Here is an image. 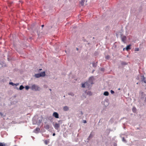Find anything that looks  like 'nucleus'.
Returning a JSON list of instances; mask_svg holds the SVG:
<instances>
[{
  "label": "nucleus",
  "mask_w": 146,
  "mask_h": 146,
  "mask_svg": "<svg viewBox=\"0 0 146 146\" xmlns=\"http://www.w3.org/2000/svg\"><path fill=\"white\" fill-rule=\"evenodd\" d=\"M132 110L133 112H135L136 111V109L135 107H133L132 108Z\"/></svg>",
  "instance_id": "nucleus-16"
},
{
  "label": "nucleus",
  "mask_w": 146,
  "mask_h": 146,
  "mask_svg": "<svg viewBox=\"0 0 146 146\" xmlns=\"http://www.w3.org/2000/svg\"><path fill=\"white\" fill-rule=\"evenodd\" d=\"M91 136V134L89 136V137H90Z\"/></svg>",
  "instance_id": "nucleus-33"
},
{
  "label": "nucleus",
  "mask_w": 146,
  "mask_h": 146,
  "mask_svg": "<svg viewBox=\"0 0 146 146\" xmlns=\"http://www.w3.org/2000/svg\"><path fill=\"white\" fill-rule=\"evenodd\" d=\"M106 59H108L110 58V56H107L106 57Z\"/></svg>",
  "instance_id": "nucleus-26"
},
{
  "label": "nucleus",
  "mask_w": 146,
  "mask_h": 146,
  "mask_svg": "<svg viewBox=\"0 0 146 146\" xmlns=\"http://www.w3.org/2000/svg\"><path fill=\"white\" fill-rule=\"evenodd\" d=\"M110 92H111V93L112 94H113L114 93V91H113L112 90H111Z\"/></svg>",
  "instance_id": "nucleus-27"
},
{
  "label": "nucleus",
  "mask_w": 146,
  "mask_h": 146,
  "mask_svg": "<svg viewBox=\"0 0 146 146\" xmlns=\"http://www.w3.org/2000/svg\"><path fill=\"white\" fill-rule=\"evenodd\" d=\"M9 84H10L12 85L13 86H14V85H15V84H14L12 82H9Z\"/></svg>",
  "instance_id": "nucleus-23"
},
{
  "label": "nucleus",
  "mask_w": 146,
  "mask_h": 146,
  "mask_svg": "<svg viewBox=\"0 0 146 146\" xmlns=\"http://www.w3.org/2000/svg\"><path fill=\"white\" fill-rule=\"evenodd\" d=\"M0 146H6L5 144L4 143L0 142Z\"/></svg>",
  "instance_id": "nucleus-17"
},
{
  "label": "nucleus",
  "mask_w": 146,
  "mask_h": 146,
  "mask_svg": "<svg viewBox=\"0 0 146 146\" xmlns=\"http://www.w3.org/2000/svg\"><path fill=\"white\" fill-rule=\"evenodd\" d=\"M63 110L64 111H67L68 110V108L67 106H65L64 107Z\"/></svg>",
  "instance_id": "nucleus-12"
},
{
  "label": "nucleus",
  "mask_w": 146,
  "mask_h": 146,
  "mask_svg": "<svg viewBox=\"0 0 146 146\" xmlns=\"http://www.w3.org/2000/svg\"><path fill=\"white\" fill-rule=\"evenodd\" d=\"M55 135V133H53L52 134L53 136H54Z\"/></svg>",
  "instance_id": "nucleus-31"
},
{
  "label": "nucleus",
  "mask_w": 146,
  "mask_h": 146,
  "mask_svg": "<svg viewBox=\"0 0 146 146\" xmlns=\"http://www.w3.org/2000/svg\"><path fill=\"white\" fill-rule=\"evenodd\" d=\"M29 88V87L28 86H27L25 87V89L27 90H28Z\"/></svg>",
  "instance_id": "nucleus-24"
},
{
  "label": "nucleus",
  "mask_w": 146,
  "mask_h": 146,
  "mask_svg": "<svg viewBox=\"0 0 146 146\" xmlns=\"http://www.w3.org/2000/svg\"><path fill=\"white\" fill-rule=\"evenodd\" d=\"M49 142V139L46 140L44 141V143L46 145H48Z\"/></svg>",
  "instance_id": "nucleus-10"
},
{
  "label": "nucleus",
  "mask_w": 146,
  "mask_h": 146,
  "mask_svg": "<svg viewBox=\"0 0 146 146\" xmlns=\"http://www.w3.org/2000/svg\"><path fill=\"white\" fill-rule=\"evenodd\" d=\"M39 88L35 84L33 85L31 87V89L32 90L35 91H37L39 90Z\"/></svg>",
  "instance_id": "nucleus-2"
},
{
  "label": "nucleus",
  "mask_w": 146,
  "mask_h": 146,
  "mask_svg": "<svg viewBox=\"0 0 146 146\" xmlns=\"http://www.w3.org/2000/svg\"><path fill=\"white\" fill-rule=\"evenodd\" d=\"M18 84H19L18 83V84H16V85H18Z\"/></svg>",
  "instance_id": "nucleus-36"
},
{
  "label": "nucleus",
  "mask_w": 146,
  "mask_h": 146,
  "mask_svg": "<svg viewBox=\"0 0 146 146\" xmlns=\"http://www.w3.org/2000/svg\"><path fill=\"white\" fill-rule=\"evenodd\" d=\"M92 85H90V82L87 81L84 84H82V87L83 88H85L86 87L87 88H89Z\"/></svg>",
  "instance_id": "nucleus-1"
},
{
  "label": "nucleus",
  "mask_w": 146,
  "mask_h": 146,
  "mask_svg": "<svg viewBox=\"0 0 146 146\" xmlns=\"http://www.w3.org/2000/svg\"><path fill=\"white\" fill-rule=\"evenodd\" d=\"M85 0H81L80 1V3L82 5H83L84 3Z\"/></svg>",
  "instance_id": "nucleus-13"
},
{
  "label": "nucleus",
  "mask_w": 146,
  "mask_h": 146,
  "mask_svg": "<svg viewBox=\"0 0 146 146\" xmlns=\"http://www.w3.org/2000/svg\"><path fill=\"white\" fill-rule=\"evenodd\" d=\"M87 94L89 95H91L92 94V93L91 92H87Z\"/></svg>",
  "instance_id": "nucleus-19"
},
{
  "label": "nucleus",
  "mask_w": 146,
  "mask_h": 146,
  "mask_svg": "<svg viewBox=\"0 0 146 146\" xmlns=\"http://www.w3.org/2000/svg\"><path fill=\"white\" fill-rule=\"evenodd\" d=\"M40 77H44L45 75V73L44 72H43L40 73Z\"/></svg>",
  "instance_id": "nucleus-9"
},
{
  "label": "nucleus",
  "mask_w": 146,
  "mask_h": 146,
  "mask_svg": "<svg viewBox=\"0 0 146 146\" xmlns=\"http://www.w3.org/2000/svg\"><path fill=\"white\" fill-rule=\"evenodd\" d=\"M49 90H50V91H51V89H49Z\"/></svg>",
  "instance_id": "nucleus-37"
},
{
  "label": "nucleus",
  "mask_w": 146,
  "mask_h": 146,
  "mask_svg": "<svg viewBox=\"0 0 146 146\" xmlns=\"http://www.w3.org/2000/svg\"><path fill=\"white\" fill-rule=\"evenodd\" d=\"M24 88V86H22V85H21L20 86V87H19V89L20 90H22V89H23V88Z\"/></svg>",
  "instance_id": "nucleus-18"
},
{
  "label": "nucleus",
  "mask_w": 146,
  "mask_h": 146,
  "mask_svg": "<svg viewBox=\"0 0 146 146\" xmlns=\"http://www.w3.org/2000/svg\"><path fill=\"white\" fill-rule=\"evenodd\" d=\"M136 84H138V82L137 83H136Z\"/></svg>",
  "instance_id": "nucleus-38"
},
{
  "label": "nucleus",
  "mask_w": 146,
  "mask_h": 146,
  "mask_svg": "<svg viewBox=\"0 0 146 146\" xmlns=\"http://www.w3.org/2000/svg\"><path fill=\"white\" fill-rule=\"evenodd\" d=\"M44 127L46 129H48L50 128V126L49 125L46 124L44 125Z\"/></svg>",
  "instance_id": "nucleus-8"
},
{
  "label": "nucleus",
  "mask_w": 146,
  "mask_h": 146,
  "mask_svg": "<svg viewBox=\"0 0 146 146\" xmlns=\"http://www.w3.org/2000/svg\"><path fill=\"white\" fill-rule=\"evenodd\" d=\"M121 39L123 42H125L126 39V37L125 36H122L121 37Z\"/></svg>",
  "instance_id": "nucleus-7"
},
{
  "label": "nucleus",
  "mask_w": 146,
  "mask_h": 146,
  "mask_svg": "<svg viewBox=\"0 0 146 146\" xmlns=\"http://www.w3.org/2000/svg\"><path fill=\"white\" fill-rule=\"evenodd\" d=\"M126 50V48H124L123 49V50Z\"/></svg>",
  "instance_id": "nucleus-30"
},
{
  "label": "nucleus",
  "mask_w": 146,
  "mask_h": 146,
  "mask_svg": "<svg viewBox=\"0 0 146 146\" xmlns=\"http://www.w3.org/2000/svg\"><path fill=\"white\" fill-rule=\"evenodd\" d=\"M40 130V129L39 128H37L36 129H35V132H36V131H39Z\"/></svg>",
  "instance_id": "nucleus-20"
},
{
  "label": "nucleus",
  "mask_w": 146,
  "mask_h": 146,
  "mask_svg": "<svg viewBox=\"0 0 146 146\" xmlns=\"http://www.w3.org/2000/svg\"><path fill=\"white\" fill-rule=\"evenodd\" d=\"M92 65L93 67H96V66L97 64L96 63H93Z\"/></svg>",
  "instance_id": "nucleus-21"
},
{
  "label": "nucleus",
  "mask_w": 146,
  "mask_h": 146,
  "mask_svg": "<svg viewBox=\"0 0 146 146\" xmlns=\"http://www.w3.org/2000/svg\"><path fill=\"white\" fill-rule=\"evenodd\" d=\"M42 70V69H40L39 70Z\"/></svg>",
  "instance_id": "nucleus-35"
},
{
  "label": "nucleus",
  "mask_w": 146,
  "mask_h": 146,
  "mask_svg": "<svg viewBox=\"0 0 146 146\" xmlns=\"http://www.w3.org/2000/svg\"><path fill=\"white\" fill-rule=\"evenodd\" d=\"M53 116L56 118H59V115L58 113L56 112H54L53 114Z\"/></svg>",
  "instance_id": "nucleus-5"
},
{
  "label": "nucleus",
  "mask_w": 146,
  "mask_h": 146,
  "mask_svg": "<svg viewBox=\"0 0 146 146\" xmlns=\"http://www.w3.org/2000/svg\"><path fill=\"white\" fill-rule=\"evenodd\" d=\"M131 45H127L126 47V50L128 51L129 50H130L131 49L130 48Z\"/></svg>",
  "instance_id": "nucleus-11"
},
{
  "label": "nucleus",
  "mask_w": 146,
  "mask_h": 146,
  "mask_svg": "<svg viewBox=\"0 0 146 146\" xmlns=\"http://www.w3.org/2000/svg\"><path fill=\"white\" fill-rule=\"evenodd\" d=\"M83 122L84 123H86V120H84L83 121Z\"/></svg>",
  "instance_id": "nucleus-28"
},
{
  "label": "nucleus",
  "mask_w": 146,
  "mask_h": 146,
  "mask_svg": "<svg viewBox=\"0 0 146 146\" xmlns=\"http://www.w3.org/2000/svg\"><path fill=\"white\" fill-rule=\"evenodd\" d=\"M94 79V78L93 76H92L90 78L89 80L88 81L90 83V85H92L93 84V82Z\"/></svg>",
  "instance_id": "nucleus-3"
},
{
  "label": "nucleus",
  "mask_w": 146,
  "mask_h": 146,
  "mask_svg": "<svg viewBox=\"0 0 146 146\" xmlns=\"http://www.w3.org/2000/svg\"><path fill=\"white\" fill-rule=\"evenodd\" d=\"M54 127L55 129L58 130L60 127V125L59 123H56L54 125Z\"/></svg>",
  "instance_id": "nucleus-4"
},
{
  "label": "nucleus",
  "mask_w": 146,
  "mask_h": 146,
  "mask_svg": "<svg viewBox=\"0 0 146 146\" xmlns=\"http://www.w3.org/2000/svg\"><path fill=\"white\" fill-rule=\"evenodd\" d=\"M39 122H41V121H40V120H39Z\"/></svg>",
  "instance_id": "nucleus-34"
},
{
  "label": "nucleus",
  "mask_w": 146,
  "mask_h": 146,
  "mask_svg": "<svg viewBox=\"0 0 146 146\" xmlns=\"http://www.w3.org/2000/svg\"><path fill=\"white\" fill-rule=\"evenodd\" d=\"M109 94V92L107 91L104 92V95L105 96H108Z\"/></svg>",
  "instance_id": "nucleus-15"
},
{
  "label": "nucleus",
  "mask_w": 146,
  "mask_h": 146,
  "mask_svg": "<svg viewBox=\"0 0 146 146\" xmlns=\"http://www.w3.org/2000/svg\"><path fill=\"white\" fill-rule=\"evenodd\" d=\"M0 115H1V116H2L3 115V114L1 113L0 112Z\"/></svg>",
  "instance_id": "nucleus-29"
},
{
  "label": "nucleus",
  "mask_w": 146,
  "mask_h": 146,
  "mask_svg": "<svg viewBox=\"0 0 146 146\" xmlns=\"http://www.w3.org/2000/svg\"><path fill=\"white\" fill-rule=\"evenodd\" d=\"M141 80L142 82H143L145 83H146V80H145V78L143 75L141 76Z\"/></svg>",
  "instance_id": "nucleus-6"
},
{
  "label": "nucleus",
  "mask_w": 146,
  "mask_h": 146,
  "mask_svg": "<svg viewBox=\"0 0 146 146\" xmlns=\"http://www.w3.org/2000/svg\"><path fill=\"white\" fill-rule=\"evenodd\" d=\"M135 51H138L139 50V49L138 48H136L135 49Z\"/></svg>",
  "instance_id": "nucleus-25"
},
{
  "label": "nucleus",
  "mask_w": 146,
  "mask_h": 146,
  "mask_svg": "<svg viewBox=\"0 0 146 146\" xmlns=\"http://www.w3.org/2000/svg\"><path fill=\"white\" fill-rule=\"evenodd\" d=\"M122 141L125 142H126V140L124 138V137L122 138Z\"/></svg>",
  "instance_id": "nucleus-22"
},
{
  "label": "nucleus",
  "mask_w": 146,
  "mask_h": 146,
  "mask_svg": "<svg viewBox=\"0 0 146 146\" xmlns=\"http://www.w3.org/2000/svg\"><path fill=\"white\" fill-rule=\"evenodd\" d=\"M44 25H42L41 26L42 27H44Z\"/></svg>",
  "instance_id": "nucleus-32"
},
{
  "label": "nucleus",
  "mask_w": 146,
  "mask_h": 146,
  "mask_svg": "<svg viewBox=\"0 0 146 146\" xmlns=\"http://www.w3.org/2000/svg\"><path fill=\"white\" fill-rule=\"evenodd\" d=\"M35 76L36 78H39L40 77V74H35Z\"/></svg>",
  "instance_id": "nucleus-14"
}]
</instances>
